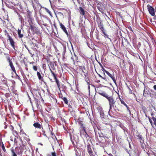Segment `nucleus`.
Instances as JSON below:
<instances>
[{
    "label": "nucleus",
    "instance_id": "f257e3e1",
    "mask_svg": "<svg viewBox=\"0 0 156 156\" xmlns=\"http://www.w3.org/2000/svg\"><path fill=\"white\" fill-rule=\"evenodd\" d=\"M95 137L97 138V142H98V145L100 146H103L105 145V143L106 139H107V137L105 136L100 130H97L96 128H94Z\"/></svg>",
    "mask_w": 156,
    "mask_h": 156
},
{
    "label": "nucleus",
    "instance_id": "f03ea898",
    "mask_svg": "<svg viewBox=\"0 0 156 156\" xmlns=\"http://www.w3.org/2000/svg\"><path fill=\"white\" fill-rule=\"evenodd\" d=\"M99 112L100 113L101 119L103 123L105 124H107L108 123V122L107 120H108V119L107 118L106 116L105 115L103 110L102 109H101L99 110Z\"/></svg>",
    "mask_w": 156,
    "mask_h": 156
},
{
    "label": "nucleus",
    "instance_id": "7ed1b4c3",
    "mask_svg": "<svg viewBox=\"0 0 156 156\" xmlns=\"http://www.w3.org/2000/svg\"><path fill=\"white\" fill-rule=\"evenodd\" d=\"M6 58L7 59L8 62H9V66H10L12 70L14 72L16 73V71L15 68L13 65L12 59L11 58H10L8 56L6 57Z\"/></svg>",
    "mask_w": 156,
    "mask_h": 156
},
{
    "label": "nucleus",
    "instance_id": "20e7f679",
    "mask_svg": "<svg viewBox=\"0 0 156 156\" xmlns=\"http://www.w3.org/2000/svg\"><path fill=\"white\" fill-rule=\"evenodd\" d=\"M30 29L32 31L36 34H40V30L36 27L32 25H30Z\"/></svg>",
    "mask_w": 156,
    "mask_h": 156
},
{
    "label": "nucleus",
    "instance_id": "39448f33",
    "mask_svg": "<svg viewBox=\"0 0 156 156\" xmlns=\"http://www.w3.org/2000/svg\"><path fill=\"white\" fill-rule=\"evenodd\" d=\"M97 8L102 14H105L104 12L105 9V7L103 4L101 3H100L98 4L97 6Z\"/></svg>",
    "mask_w": 156,
    "mask_h": 156
},
{
    "label": "nucleus",
    "instance_id": "423d86ee",
    "mask_svg": "<svg viewBox=\"0 0 156 156\" xmlns=\"http://www.w3.org/2000/svg\"><path fill=\"white\" fill-rule=\"evenodd\" d=\"M83 130L81 131L80 133V136H82V135H83L87 140H89L90 137L86 132L85 128V127H83Z\"/></svg>",
    "mask_w": 156,
    "mask_h": 156
},
{
    "label": "nucleus",
    "instance_id": "0eeeda50",
    "mask_svg": "<svg viewBox=\"0 0 156 156\" xmlns=\"http://www.w3.org/2000/svg\"><path fill=\"white\" fill-rule=\"evenodd\" d=\"M148 10L149 13L152 16L155 15V12L154 8L152 6L148 5L147 6Z\"/></svg>",
    "mask_w": 156,
    "mask_h": 156
},
{
    "label": "nucleus",
    "instance_id": "6e6552de",
    "mask_svg": "<svg viewBox=\"0 0 156 156\" xmlns=\"http://www.w3.org/2000/svg\"><path fill=\"white\" fill-rule=\"evenodd\" d=\"M59 24L60 27L61 28L63 31L66 34V35L69 38V39L71 38V36L70 35L68 34L66 30V27L62 23H60Z\"/></svg>",
    "mask_w": 156,
    "mask_h": 156
},
{
    "label": "nucleus",
    "instance_id": "1a4fd4ad",
    "mask_svg": "<svg viewBox=\"0 0 156 156\" xmlns=\"http://www.w3.org/2000/svg\"><path fill=\"white\" fill-rule=\"evenodd\" d=\"M104 71L110 77L112 78L115 84L117 86V84L116 82V80L115 77H114V75H112V74H111L109 72L105 70Z\"/></svg>",
    "mask_w": 156,
    "mask_h": 156
},
{
    "label": "nucleus",
    "instance_id": "9d476101",
    "mask_svg": "<svg viewBox=\"0 0 156 156\" xmlns=\"http://www.w3.org/2000/svg\"><path fill=\"white\" fill-rule=\"evenodd\" d=\"M107 99L109 101V105H115V101L114 100L112 97L109 96L108 97H107Z\"/></svg>",
    "mask_w": 156,
    "mask_h": 156
},
{
    "label": "nucleus",
    "instance_id": "9b49d317",
    "mask_svg": "<svg viewBox=\"0 0 156 156\" xmlns=\"http://www.w3.org/2000/svg\"><path fill=\"white\" fill-rule=\"evenodd\" d=\"M8 37L9 38V40L10 42V44L11 46L15 50V42L12 38V37L9 35H8Z\"/></svg>",
    "mask_w": 156,
    "mask_h": 156
},
{
    "label": "nucleus",
    "instance_id": "f8f14e48",
    "mask_svg": "<svg viewBox=\"0 0 156 156\" xmlns=\"http://www.w3.org/2000/svg\"><path fill=\"white\" fill-rule=\"evenodd\" d=\"M56 62H54V63L50 61L49 62V67L50 69V67L51 69H52L53 70H55V68L54 66V63H55Z\"/></svg>",
    "mask_w": 156,
    "mask_h": 156
},
{
    "label": "nucleus",
    "instance_id": "ddd939ff",
    "mask_svg": "<svg viewBox=\"0 0 156 156\" xmlns=\"http://www.w3.org/2000/svg\"><path fill=\"white\" fill-rule=\"evenodd\" d=\"M150 90H148L147 89H145L144 90L143 92L144 96L146 97H147L148 95H149L150 94Z\"/></svg>",
    "mask_w": 156,
    "mask_h": 156
},
{
    "label": "nucleus",
    "instance_id": "4468645a",
    "mask_svg": "<svg viewBox=\"0 0 156 156\" xmlns=\"http://www.w3.org/2000/svg\"><path fill=\"white\" fill-rule=\"evenodd\" d=\"M79 12L80 14L82 15V16H84L85 15V12L84 9H83L81 7H79Z\"/></svg>",
    "mask_w": 156,
    "mask_h": 156
},
{
    "label": "nucleus",
    "instance_id": "2eb2a0df",
    "mask_svg": "<svg viewBox=\"0 0 156 156\" xmlns=\"http://www.w3.org/2000/svg\"><path fill=\"white\" fill-rule=\"evenodd\" d=\"M87 147L88 152L89 154L91 155L92 154L93 152L91 148L90 145H88L87 146Z\"/></svg>",
    "mask_w": 156,
    "mask_h": 156
},
{
    "label": "nucleus",
    "instance_id": "dca6fc26",
    "mask_svg": "<svg viewBox=\"0 0 156 156\" xmlns=\"http://www.w3.org/2000/svg\"><path fill=\"white\" fill-rule=\"evenodd\" d=\"M150 91V95L151 97L154 98L156 96V94L153 90L151 89Z\"/></svg>",
    "mask_w": 156,
    "mask_h": 156
},
{
    "label": "nucleus",
    "instance_id": "f3484780",
    "mask_svg": "<svg viewBox=\"0 0 156 156\" xmlns=\"http://www.w3.org/2000/svg\"><path fill=\"white\" fill-rule=\"evenodd\" d=\"M21 30L20 29H18L17 31V33L18 35V36L19 38H22L23 37V34L21 33Z\"/></svg>",
    "mask_w": 156,
    "mask_h": 156
},
{
    "label": "nucleus",
    "instance_id": "a211bd4d",
    "mask_svg": "<svg viewBox=\"0 0 156 156\" xmlns=\"http://www.w3.org/2000/svg\"><path fill=\"white\" fill-rule=\"evenodd\" d=\"M18 15L19 17V20L20 21L21 24H23L24 22L23 19L20 14L18 13Z\"/></svg>",
    "mask_w": 156,
    "mask_h": 156
},
{
    "label": "nucleus",
    "instance_id": "6ab92c4d",
    "mask_svg": "<svg viewBox=\"0 0 156 156\" xmlns=\"http://www.w3.org/2000/svg\"><path fill=\"white\" fill-rule=\"evenodd\" d=\"M33 126L36 128L39 129H40L41 128V124L38 123V122H35Z\"/></svg>",
    "mask_w": 156,
    "mask_h": 156
},
{
    "label": "nucleus",
    "instance_id": "aec40b11",
    "mask_svg": "<svg viewBox=\"0 0 156 156\" xmlns=\"http://www.w3.org/2000/svg\"><path fill=\"white\" fill-rule=\"evenodd\" d=\"M106 140L105 143V145L103 146H101V147H105L111 143V141L108 140V137H107V139H106Z\"/></svg>",
    "mask_w": 156,
    "mask_h": 156
},
{
    "label": "nucleus",
    "instance_id": "412c9836",
    "mask_svg": "<svg viewBox=\"0 0 156 156\" xmlns=\"http://www.w3.org/2000/svg\"><path fill=\"white\" fill-rule=\"evenodd\" d=\"M99 94L101 95L106 98L107 99V97H109L108 95L106 93L104 92H103L101 93H99Z\"/></svg>",
    "mask_w": 156,
    "mask_h": 156
},
{
    "label": "nucleus",
    "instance_id": "4be33fe9",
    "mask_svg": "<svg viewBox=\"0 0 156 156\" xmlns=\"http://www.w3.org/2000/svg\"><path fill=\"white\" fill-rule=\"evenodd\" d=\"M109 105V110L108 112V114L109 115L111 116H112L110 114L111 112H112V108L113 107L114 108V105Z\"/></svg>",
    "mask_w": 156,
    "mask_h": 156
},
{
    "label": "nucleus",
    "instance_id": "5701e85b",
    "mask_svg": "<svg viewBox=\"0 0 156 156\" xmlns=\"http://www.w3.org/2000/svg\"><path fill=\"white\" fill-rule=\"evenodd\" d=\"M54 79L55 80V81L56 83L57 84V86H58L59 89L60 90V84L59 83V81L58 79H57V77H56V78H55Z\"/></svg>",
    "mask_w": 156,
    "mask_h": 156
},
{
    "label": "nucleus",
    "instance_id": "b1692460",
    "mask_svg": "<svg viewBox=\"0 0 156 156\" xmlns=\"http://www.w3.org/2000/svg\"><path fill=\"white\" fill-rule=\"evenodd\" d=\"M66 51V46H63V51L62 52V55L63 56V58H65V54Z\"/></svg>",
    "mask_w": 156,
    "mask_h": 156
},
{
    "label": "nucleus",
    "instance_id": "393cba45",
    "mask_svg": "<svg viewBox=\"0 0 156 156\" xmlns=\"http://www.w3.org/2000/svg\"><path fill=\"white\" fill-rule=\"evenodd\" d=\"M71 58L73 60L74 63H75V61L77 62L78 58L77 56L75 57H72Z\"/></svg>",
    "mask_w": 156,
    "mask_h": 156
},
{
    "label": "nucleus",
    "instance_id": "a878e982",
    "mask_svg": "<svg viewBox=\"0 0 156 156\" xmlns=\"http://www.w3.org/2000/svg\"><path fill=\"white\" fill-rule=\"evenodd\" d=\"M37 75L39 80H41L42 79V77L41 73L39 72H37Z\"/></svg>",
    "mask_w": 156,
    "mask_h": 156
},
{
    "label": "nucleus",
    "instance_id": "bb28decb",
    "mask_svg": "<svg viewBox=\"0 0 156 156\" xmlns=\"http://www.w3.org/2000/svg\"><path fill=\"white\" fill-rule=\"evenodd\" d=\"M62 99L64 101L65 104H68V101L66 97H62Z\"/></svg>",
    "mask_w": 156,
    "mask_h": 156
},
{
    "label": "nucleus",
    "instance_id": "cd10ccee",
    "mask_svg": "<svg viewBox=\"0 0 156 156\" xmlns=\"http://www.w3.org/2000/svg\"><path fill=\"white\" fill-rule=\"evenodd\" d=\"M50 70L51 73V74H52L53 77H54V78H56V77L55 73L50 68Z\"/></svg>",
    "mask_w": 156,
    "mask_h": 156
},
{
    "label": "nucleus",
    "instance_id": "c85d7f7f",
    "mask_svg": "<svg viewBox=\"0 0 156 156\" xmlns=\"http://www.w3.org/2000/svg\"><path fill=\"white\" fill-rule=\"evenodd\" d=\"M80 69L81 71L84 73H85L83 71V69H85V66H80Z\"/></svg>",
    "mask_w": 156,
    "mask_h": 156
},
{
    "label": "nucleus",
    "instance_id": "c756f323",
    "mask_svg": "<svg viewBox=\"0 0 156 156\" xmlns=\"http://www.w3.org/2000/svg\"><path fill=\"white\" fill-rule=\"evenodd\" d=\"M98 25L99 28L103 26V24L101 21L100 23H98Z\"/></svg>",
    "mask_w": 156,
    "mask_h": 156
},
{
    "label": "nucleus",
    "instance_id": "7c9ffc66",
    "mask_svg": "<svg viewBox=\"0 0 156 156\" xmlns=\"http://www.w3.org/2000/svg\"><path fill=\"white\" fill-rule=\"evenodd\" d=\"M11 152L12 154V156H17L16 154L14 152V149H12Z\"/></svg>",
    "mask_w": 156,
    "mask_h": 156
},
{
    "label": "nucleus",
    "instance_id": "2f4dec72",
    "mask_svg": "<svg viewBox=\"0 0 156 156\" xmlns=\"http://www.w3.org/2000/svg\"><path fill=\"white\" fill-rule=\"evenodd\" d=\"M99 33L98 32V31H97V32H96V38L98 40H99Z\"/></svg>",
    "mask_w": 156,
    "mask_h": 156
},
{
    "label": "nucleus",
    "instance_id": "473e14b6",
    "mask_svg": "<svg viewBox=\"0 0 156 156\" xmlns=\"http://www.w3.org/2000/svg\"><path fill=\"white\" fill-rule=\"evenodd\" d=\"M2 83L3 84L5 85L8 88L9 87L7 84V81L6 80L4 79V81L2 82Z\"/></svg>",
    "mask_w": 156,
    "mask_h": 156
},
{
    "label": "nucleus",
    "instance_id": "72a5a7b5",
    "mask_svg": "<svg viewBox=\"0 0 156 156\" xmlns=\"http://www.w3.org/2000/svg\"><path fill=\"white\" fill-rule=\"evenodd\" d=\"M76 156H80L81 155V153L80 151L79 152H78V151L76 150Z\"/></svg>",
    "mask_w": 156,
    "mask_h": 156
},
{
    "label": "nucleus",
    "instance_id": "f704fd0d",
    "mask_svg": "<svg viewBox=\"0 0 156 156\" xmlns=\"http://www.w3.org/2000/svg\"><path fill=\"white\" fill-rule=\"evenodd\" d=\"M6 6L8 7L9 8L11 9H13L14 8V7L13 6H11V5H9L7 4H6Z\"/></svg>",
    "mask_w": 156,
    "mask_h": 156
},
{
    "label": "nucleus",
    "instance_id": "c9c22d12",
    "mask_svg": "<svg viewBox=\"0 0 156 156\" xmlns=\"http://www.w3.org/2000/svg\"><path fill=\"white\" fill-rule=\"evenodd\" d=\"M121 103L122 104L124 105L126 107H127V105L125 103L124 101L122 100H120Z\"/></svg>",
    "mask_w": 156,
    "mask_h": 156
},
{
    "label": "nucleus",
    "instance_id": "e433bc0d",
    "mask_svg": "<svg viewBox=\"0 0 156 156\" xmlns=\"http://www.w3.org/2000/svg\"><path fill=\"white\" fill-rule=\"evenodd\" d=\"M18 138V136H15V137L14 139V142L15 144H17V141L16 140V138Z\"/></svg>",
    "mask_w": 156,
    "mask_h": 156
},
{
    "label": "nucleus",
    "instance_id": "4c0bfd02",
    "mask_svg": "<svg viewBox=\"0 0 156 156\" xmlns=\"http://www.w3.org/2000/svg\"><path fill=\"white\" fill-rule=\"evenodd\" d=\"M2 150H3V151L4 152H5L6 151L5 149V147L4 146V145L3 144H2Z\"/></svg>",
    "mask_w": 156,
    "mask_h": 156
},
{
    "label": "nucleus",
    "instance_id": "58836bf2",
    "mask_svg": "<svg viewBox=\"0 0 156 156\" xmlns=\"http://www.w3.org/2000/svg\"><path fill=\"white\" fill-rule=\"evenodd\" d=\"M104 37L105 38H107L108 39L110 40L111 41V39L108 37V35H107V34H105L104 35H103Z\"/></svg>",
    "mask_w": 156,
    "mask_h": 156
},
{
    "label": "nucleus",
    "instance_id": "ea45409f",
    "mask_svg": "<svg viewBox=\"0 0 156 156\" xmlns=\"http://www.w3.org/2000/svg\"><path fill=\"white\" fill-rule=\"evenodd\" d=\"M33 69L35 71H37V66H33Z\"/></svg>",
    "mask_w": 156,
    "mask_h": 156
},
{
    "label": "nucleus",
    "instance_id": "a19ab883",
    "mask_svg": "<svg viewBox=\"0 0 156 156\" xmlns=\"http://www.w3.org/2000/svg\"><path fill=\"white\" fill-rule=\"evenodd\" d=\"M85 80L86 82L87 83L88 85H90V83L89 82V80L88 79L86 78L85 79Z\"/></svg>",
    "mask_w": 156,
    "mask_h": 156
},
{
    "label": "nucleus",
    "instance_id": "79ce46f5",
    "mask_svg": "<svg viewBox=\"0 0 156 156\" xmlns=\"http://www.w3.org/2000/svg\"><path fill=\"white\" fill-rule=\"evenodd\" d=\"M153 119L154 122V123L156 126V118H155L153 117Z\"/></svg>",
    "mask_w": 156,
    "mask_h": 156
},
{
    "label": "nucleus",
    "instance_id": "37998d69",
    "mask_svg": "<svg viewBox=\"0 0 156 156\" xmlns=\"http://www.w3.org/2000/svg\"><path fill=\"white\" fill-rule=\"evenodd\" d=\"M139 138L141 140H143V137L142 135H139L138 136Z\"/></svg>",
    "mask_w": 156,
    "mask_h": 156
},
{
    "label": "nucleus",
    "instance_id": "c03bdc74",
    "mask_svg": "<svg viewBox=\"0 0 156 156\" xmlns=\"http://www.w3.org/2000/svg\"><path fill=\"white\" fill-rule=\"evenodd\" d=\"M51 155L52 156H56V153L55 152H52Z\"/></svg>",
    "mask_w": 156,
    "mask_h": 156
},
{
    "label": "nucleus",
    "instance_id": "a18cd8bd",
    "mask_svg": "<svg viewBox=\"0 0 156 156\" xmlns=\"http://www.w3.org/2000/svg\"><path fill=\"white\" fill-rule=\"evenodd\" d=\"M100 29H101L102 32L104 31L105 30L104 29L103 26L101 28H100Z\"/></svg>",
    "mask_w": 156,
    "mask_h": 156
},
{
    "label": "nucleus",
    "instance_id": "49530a36",
    "mask_svg": "<svg viewBox=\"0 0 156 156\" xmlns=\"http://www.w3.org/2000/svg\"><path fill=\"white\" fill-rule=\"evenodd\" d=\"M128 29L130 30V31H131L132 32H133V30H132V27L130 26H129L128 27Z\"/></svg>",
    "mask_w": 156,
    "mask_h": 156
},
{
    "label": "nucleus",
    "instance_id": "de8ad7c7",
    "mask_svg": "<svg viewBox=\"0 0 156 156\" xmlns=\"http://www.w3.org/2000/svg\"><path fill=\"white\" fill-rule=\"evenodd\" d=\"M128 88L129 90V94H132V91L131 89L129 87H128Z\"/></svg>",
    "mask_w": 156,
    "mask_h": 156
},
{
    "label": "nucleus",
    "instance_id": "09e8293b",
    "mask_svg": "<svg viewBox=\"0 0 156 156\" xmlns=\"http://www.w3.org/2000/svg\"><path fill=\"white\" fill-rule=\"evenodd\" d=\"M144 2H149L151 0H143Z\"/></svg>",
    "mask_w": 156,
    "mask_h": 156
},
{
    "label": "nucleus",
    "instance_id": "8fccbe9b",
    "mask_svg": "<svg viewBox=\"0 0 156 156\" xmlns=\"http://www.w3.org/2000/svg\"><path fill=\"white\" fill-rule=\"evenodd\" d=\"M116 106H115V108L114 107V109L115 111L117 112V111H119V110L118 108L116 109Z\"/></svg>",
    "mask_w": 156,
    "mask_h": 156
},
{
    "label": "nucleus",
    "instance_id": "3c124183",
    "mask_svg": "<svg viewBox=\"0 0 156 156\" xmlns=\"http://www.w3.org/2000/svg\"><path fill=\"white\" fill-rule=\"evenodd\" d=\"M24 46L25 48L28 51H29V49L27 46L25 44H24Z\"/></svg>",
    "mask_w": 156,
    "mask_h": 156
},
{
    "label": "nucleus",
    "instance_id": "603ef678",
    "mask_svg": "<svg viewBox=\"0 0 156 156\" xmlns=\"http://www.w3.org/2000/svg\"><path fill=\"white\" fill-rule=\"evenodd\" d=\"M153 87L154 90L156 91V85H154V86Z\"/></svg>",
    "mask_w": 156,
    "mask_h": 156
},
{
    "label": "nucleus",
    "instance_id": "864d4df0",
    "mask_svg": "<svg viewBox=\"0 0 156 156\" xmlns=\"http://www.w3.org/2000/svg\"><path fill=\"white\" fill-rule=\"evenodd\" d=\"M101 78L106 81L107 80L106 78L105 77H103L102 76Z\"/></svg>",
    "mask_w": 156,
    "mask_h": 156
},
{
    "label": "nucleus",
    "instance_id": "5fc2aeb1",
    "mask_svg": "<svg viewBox=\"0 0 156 156\" xmlns=\"http://www.w3.org/2000/svg\"><path fill=\"white\" fill-rule=\"evenodd\" d=\"M105 30L104 31H103V32H102V33L103 34V35H104L105 34H106V33L105 32Z\"/></svg>",
    "mask_w": 156,
    "mask_h": 156
},
{
    "label": "nucleus",
    "instance_id": "6e6d98bb",
    "mask_svg": "<svg viewBox=\"0 0 156 156\" xmlns=\"http://www.w3.org/2000/svg\"><path fill=\"white\" fill-rule=\"evenodd\" d=\"M149 121L150 122V123H151V125H152V121H151V120L150 119H149Z\"/></svg>",
    "mask_w": 156,
    "mask_h": 156
},
{
    "label": "nucleus",
    "instance_id": "4d7b16f0",
    "mask_svg": "<svg viewBox=\"0 0 156 156\" xmlns=\"http://www.w3.org/2000/svg\"><path fill=\"white\" fill-rule=\"evenodd\" d=\"M117 15H119V16H121L119 12H117Z\"/></svg>",
    "mask_w": 156,
    "mask_h": 156
},
{
    "label": "nucleus",
    "instance_id": "13d9d810",
    "mask_svg": "<svg viewBox=\"0 0 156 156\" xmlns=\"http://www.w3.org/2000/svg\"><path fill=\"white\" fill-rule=\"evenodd\" d=\"M70 140H71V141L72 142V136H71V134H70Z\"/></svg>",
    "mask_w": 156,
    "mask_h": 156
},
{
    "label": "nucleus",
    "instance_id": "bf43d9fd",
    "mask_svg": "<svg viewBox=\"0 0 156 156\" xmlns=\"http://www.w3.org/2000/svg\"><path fill=\"white\" fill-rule=\"evenodd\" d=\"M123 129L124 130V132H125V131H126V128L125 127H124V128H123Z\"/></svg>",
    "mask_w": 156,
    "mask_h": 156
},
{
    "label": "nucleus",
    "instance_id": "052dcab7",
    "mask_svg": "<svg viewBox=\"0 0 156 156\" xmlns=\"http://www.w3.org/2000/svg\"><path fill=\"white\" fill-rule=\"evenodd\" d=\"M126 152H127V153H128V154H130L129 151L127 149H126Z\"/></svg>",
    "mask_w": 156,
    "mask_h": 156
},
{
    "label": "nucleus",
    "instance_id": "680f3d73",
    "mask_svg": "<svg viewBox=\"0 0 156 156\" xmlns=\"http://www.w3.org/2000/svg\"><path fill=\"white\" fill-rule=\"evenodd\" d=\"M127 108V110L128 111V112L129 111H130L129 109V107L127 106V107H126Z\"/></svg>",
    "mask_w": 156,
    "mask_h": 156
},
{
    "label": "nucleus",
    "instance_id": "e2e57ef3",
    "mask_svg": "<svg viewBox=\"0 0 156 156\" xmlns=\"http://www.w3.org/2000/svg\"><path fill=\"white\" fill-rule=\"evenodd\" d=\"M90 85H88V89L89 92H90Z\"/></svg>",
    "mask_w": 156,
    "mask_h": 156
},
{
    "label": "nucleus",
    "instance_id": "0e129e2a",
    "mask_svg": "<svg viewBox=\"0 0 156 156\" xmlns=\"http://www.w3.org/2000/svg\"><path fill=\"white\" fill-rule=\"evenodd\" d=\"M103 15H105V16L108 17L109 19V18L108 16L105 13L104 14H103Z\"/></svg>",
    "mask_w": 156,
    "mask_h": 156
},
{
    "label": "nucleus",
    "instance_id": "69168bd1",
    "mask_svg": "<svg viewBox=\"0 0 156 156\" xmlns=\"http://www.w3.org/2000/svg\"><path fill=\"white\" fill-rule=\"evenodd\" d=\"M129 148H130V149H131V145H130V143H129Z\"/></svg>",
    "mask_w": 156,
    "mask_h": 156
},
{
    "label": "nucleus",
    "instance_id": "338daca9",
    "mask_svg": "<svg viewBox=\"0 0 156 156\" xmlns=\"http://www.w3.org/2000/svg\"><path fill=\"white\" fill-rule=\"evenodd\" d=\"M109 156H113V155L112 154H108Z\"/></svg>",
    "mask_w": 156,
    "mask_h": 156
},
{
    "label": "nucleus",
    "instance_id": "774afa93",
    "mask_svg": "<svg viewBox=\"0 0 156 156\" xmlns=\"http://www.w3.org/2000/svg\"><path fill=\"white\" fill-rule=\"evenodd\" d=\"M67 65H68V64H67L65 63V64H64V66H65L67 67Z\"/></svg>",
    "mask_w": 156,
    "mask_h": 156
}]
</instances>
